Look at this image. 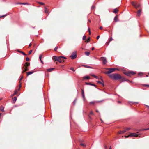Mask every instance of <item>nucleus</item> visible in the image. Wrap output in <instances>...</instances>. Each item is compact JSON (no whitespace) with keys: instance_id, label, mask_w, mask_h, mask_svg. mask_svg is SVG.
Returning a JSON list of instances; mask_svg holds the SVG:
<instances>
[{"instance_id":"48","label":"nucleus","mask_w":149,"mask_h":149,"mask_svg":"<svg viewBox=\"0 0 149 149\" xmlns=\"http://www.w3.org/2000/svg\"><path fill=\"white\" fill-rule=\"evenodd\" d=\"M76 99H75L74 101L73 102V103H74V105H75V103H76Z\"/></svg>"},{"instance_id":"55","label":"nucleus","mask_w":149,"mask_h":149,"mask_svg":"<svg viewBox=\"0 0 149 149\" xmlns=\"http://www.w3.org/2000/svg\"><path fill=\"white\" fill-rule=\"evenodd\" d=\"M26 71H25V70L24 69V70L22 71V73H24V72Z\"/></svg>"},{"instance_id":"45","label":"nucleus","mask_w":149,"mask_h":149,"mask_svg":"<svg viewBox=\"0 0 149 149\" xmlns=\"http://www.w3.org/2000/svg\"><path fill=\"white\" fill-rule=\"evenodd\" d=\"M30 59L29 58L27 57L26 58V60L27 61H28Z\"/></svg>"},{"instance_id":"38","label":"nucleus","mask_w":149,"mask_h":149,"mask_svg":"<svg viewBox=\"0 0 149 149\" xmlns=\"http://www.w3.org/2000/svg\"><path fill=\"white\" fill-rule=\"evenodd\" d=\"M6 15H2V16H0V18H1V17H5V16H6Z\"/></svg>"},{"instance_id":"51","label":"nucleus","mask_w":149,"mask_h":149,"mask_svg":"<svg viewBox=\"0 0 149 149\" xmlns=\"http://www.w3.org/2000/svg\"><path fill=\"white\" fill-rule=\"evenodd\" d=\"M100 79H101L102 81V82H103V80H102V77H100Z\"/></svg>"},{"instance_id":"11","label":"nucleus","mask_w":149,"mask_h":149,"mask_svg":"<svg viewBox=\"0 0 149 149\" xmlns=\"http://www.w3.org/2000/svg\"><path fill=\"white\" fill-rule=\"evenodd\" d=\"M33 73V72L31 71L30 72H27L26 73H27V76H29V75L32 74Z\"/></svg>"},{"instance_id":"61","label":"nucleus","mask_w":149,"mask_h":149,"mask_svg":"<svg viewBox=\"0 0 149 149\" xmlns=\"http://www.w3.org/2000/svg\"><path fill=\"white\" fill-rule=\"evenodd\" d=\"M40 60V61H41V63H42V64H43V61H42V60Z\"/></svg>"},{"instance_id":"49","label":"nucleus","mask_w":149,"mask_h":149,"mask_svg":"<svg viewBox=\"0 0 149 149\" xmlns=\"http://www.w3.org/2000/svg\"><path fill=\"white\" fill-rule=\"evenodd\" d=\"M16 4H17L22 5V3H17Z\"/></svg>"},{"instance_id":"22","label":"nucleus","mask_w":149,"mask_h":149,"mask_svg":"<svg viewBox=\"0 0 149 149\" xmlns=\"http://www.w3.org/2000/svg\"><path fill=\"white\" fill-rule=\"evenodd\" d=\"M118 10L116 8L113 11V12L115 13H116L118 12Z\"/></svg>"},{"instance_id":"40","label":"nucleus","mask_w":149,"mask_h":149,"mask_svg":"<svg viewBox=\"0 0 149 149\" xmlns=\"http://www.w3.org/2000/svg\"><path fill=\"white\" fill-rule=\"evenodd\" d=\"M70 69L72 70V71H73L74 72L75 70H74L73 68L71 67L70 68Z\"/></svg>"},{"instance_id":"6","label":"nucleus","mask_w":149,"mask_h":149,"mask_svg":"<svg viewBox=\"0 0 149 149\" xmlns=\"http://www.w3.org/2000/svg\"><path fill=\"white\" fill-rule=\"evenodd\" d=\"M100 59L103 62V63L104 65L106 64L107 62V61L106 60V58L105 57H101Z\"/></svg>"},{"instance_id":"42","label":"nucleus","mask_w":149,"mask_h":149,"mask_svg":"<svg viewBox=\"0 0 149 149\" xmlns=\"http://www.w3.org/2000/svg\"><path fill=\"white\" fill-rule=\"evenodd\" d=\"M80 145L81 146H84V147H85L86 146V145L85 144H83V143L80 144Z\"/></svg>"},{"instance_id":"41","label":"nucleus","mask_w":149,"mask_h":149,"mask_svg":"<svg viewBox=\"0 0 149 149\" xmlns=\"http://www.w3.org/2000/svg\"><path fill=\"white\" fill-rule=\"evenodd\" d=\"M42 57V55H40L39 56V58L40 59V60H41V58Z\"/></svg>"},{"instance_id":"44","label":"nucleus","mask_w":149,"mask_h":149,"mask_svg":"<svg viewBox=\"0 0 149 149\" xmlns=\"http://www.w3.org/2000/svg\"><path fill=\"white\" fill-rule=\"evenodd\" d=\"M149 130V128H146V129H142V130Z\"/></svg>"},{"instance_id":"58","label":"nucleus","mask_w":149,"mask_h":149,"mask_svg":"<svg viewBox=\"0 0 149 149\" xmlns=\"http://www.w3.org/2000/svg\"><path fill=\"white\" fill-rule=\"evenodd\" d=\"M104 147L106 149H107V147L106 145H105Z\"/></svg>"},{"instance_id":"33","label":"nucleus","mask_w":149,"mask_h":149,"mask_svg":"<svg viewBox=\"0 0 149 149\" xmlns=\"http://www.w3.org/2000/svg\"><path fill=\"white\" fill-rule=\"evenodd\" d=\"M130 73L131 74H131H135V73L133 71H130Z\"/></svg>"},{"instance_id":"64","label":"nucleus","mask_w":149,"mask_h":149,"mask_svg":"<svg viewBox=\"0 0 149 149\" xmlns=\"http://www.w3.org/2000/svg\"><path fill=\"white\" fill-rule=\"evenodd\" d=\"M118 103H121V102H120V101H118Z\"/></svg>"},{"instance_id":"52","label":"nucleus","mask_w":149,"mask_h":149,"mask_svg":"<svg viewBox=\"0 0 149 149\" xmlns=\"http://www.w3.org/2000/svg\"><path fill=\"white\" fill-rule=\"evenodd\" d=\"M94 8V7L93 6L91 7V9L93 10Z\"/></svg>"},{"instance_id":"28","label":"nucleus","mask_w":149,"mask_h":149,"mask_svg":"<svg viewBox=\"0 0 149 149\" xmlns=\"http://www.w3.org/2000/svg\"><path fill=\"white\" fill-rule=\"evenodd\" d=\"M12 99H14L13 101H15V102L17 100V97H15L14 98H12Z\"/></svg>"},{"instance_id":"43","label":"nucleus","mask_w":149,"mask_h":149,"mask_svg":"<svg viewBox=\"0 0 149 149\" xmlns=\"http://www.w3.org/2000/svg\"><path fill=\"white\" fill-rule=\"evenodd\" d=\"M21 52L22 54L24 55V56H26V54L24 53V52Z\"/></svg>"},{"instance_id":"29","label":"nucleus","mask_w":149,"mask_h":149,"mask_svg":"<svg viewBox=\"0 0 149 149\" xmlns=\"http://www.w3.org/2000/svg\"><path fill=\"white\" fill-rule=\"evenodd\" d=\"M17 91L16 90H15V91H14V94L12 95V96H14V95H15L17 93Z\"/></svg>"},{"instance_id":"8","label":"nucleus","mask_w":149,"mask_h":149,"mask_svg":"<svg viewBox=\"0 0 149 149\" xmlns=\"http://www.w3.org/2000/svg\"><path fill=\"white\" fill-rule=\"evenodd\" d=\"M102 101H92L90 102L89 104H94L95 102H100Z\"/></svg>"},{"instance_id":"60","label":"nucleus","mask_w":149,"mask_h":149,"mask_svg":"<svg viewBox=\"0 0 149 149\" xmlns=\"http://www.w3.org/2000/svg\"><path fill=\"white\" fill-rule=\"evenodd\" d=\"M94 49V47H93L91 49L92 50H93Z\"/></svg>"},{"instance_id":"13","label":"nucleus","mask_w":149,"mask_h":149,"mask_svg":"<svg viewBox=\"0 0 149 149\" xmlns=\"http://www.w3.org/2000/svg\"><path fill=\"white\" fill-rule=\"evenodd\" d=\"M83 78L84 79H88L90 78V77H89V76H85Z\"/></svg>"},{"instance_id":"50","label":"nucleus","mask_w":149,"mask_h":149,"mask_svg":"<svg viewBox=\"0 0 149 149\" xmlns=\"http://www.w3.org/2000/svg\"><path fill=\"white\" fill-rule=\"evenodd\" d=\"M32 51V50H31L29 52V54H30L31 53Z\"/></svg>"},{"instance_id":"1","label":"nucleus","mask_w":149,"mask_h":149,"mask_svg":"<svg viewBox=\"0 0 149 149\" xmlns=\"http://www.w3.org/2000/svg\"><path fill=\"white\" fill-rule=\"evenodd\" d=\"M52 58L54 61H57L60 63H62L64 62V60L63 59H66V58L62 56H54L52 57Z\"/></svg>"},{"instance_id":"7","label":"nucleus","mask_w":149,"mask_h":149,"mask_svg":"<svg viewBox=\"0 0 149 149\" xmlns=\"http://www.w3.org/2000/svg\"><path fill=\"white\" fill-rule=\"evenodd\" d=\"M131 3L134 7H135L136 8H139L141 6L140 4H137L133 2H132Z\"/></svg>"},{"instance_id":"19","label":"nucleus","mask_w":149,"mask_h":149,"mask_svg":"<svg viewBox=\"0 0 149 149\" xmlns=\"http://www.w3.org/2000/svg\"><path fill=\"white\" fill-rule=\"evenodd\" d=\"M23 76H22L21 77V78L20 79V81H19V83H20V85H19V87L20 88L21 86V83H20V81L23 78Z\"/></svg>"},{"instance_id":"18","label":"nucleus","mask_w":149,"mask_h":149,"mask_svg":"<svg viewBox=\"0 0 149 149\" xmlns=\"http://www.w3.org/2000/svg\"><path fill=\"white\" fill-rule=\"evenodd\" d=\"M54 69V68H51L50 69H47V71L49 72H50L52 71Z\"/></svg>"},{"instance_id":"37","label":"nucleus","mask_w":149,"mask_h":149,"mask_svg":"<svg viewBox=\"0 0 149 149\" xmlns=\"http://www.w3.org/2000/svg\"><path fill=\"white\" fill-rule=\"evenodd\" d=\"M58 47H55V48L54 49V50L55 51H56L57 50V49H58Z\"/></svg>"},{"instance_id":"32","label":"nucleus","mask_w":149,"mask_h":149,"mask_svg":"<svg viewBox=\"0 0 149 149\" xmlns=\"http://www.w3.org/2000/svg\"><path fill=\"white\" fill-rule=\"evenodd\" d=\"M92 76H93L95 78H96V79H97L98 78L97 77V76L93 74V75H92Z\"/></svg>"},{"instance_id":"62","label":"nucleus","mask_w":149,"mask_h":149,"mask_svg":"<svg viewBox=\"0 0 149 149\" xmlns=\"http://www.w3.org/2000/svg\"><path fill=\"white\" fill-rule=\"evenodd\" d=\"M31 43H30L29 44V47H30V46H31Z\"/></svg>"},{"instance_id":"36","label":"nucleus","mask_w":149,"mask_h":149,"mask_svg":"<svg viewBox=\"0 0 149 149\" xmlns=\"http://www.w3.org/2000/svg\"><path fill=\"white\" fill-rule=\"evenodd\" d=\"M90 114H92V115H94V116L95 115L93 113V112L91 111L90 112Z\"/></svg>"},{"instance_id":"26","label":"nucleus","mask_w":149,"mask_h":149,"mask_svg":"<svg viewBox=\"0 0 149 149\" xmlns=\"http://www.w3.org/2000/svg\"><path fill=\"white\" fill-rule=\"evenodd\" d=\"M117 16H116L114 18V21H115V22H116L117 21Z\"/></svg>"},{"instance_id":"39","label":"nucleus","mask_w":149,"mask_h":149,"mask_svg":"<svg viewBox=\"0 0 149 149\" xmlns=\"http://www.w3.org/2000/svg\"><path fill=\"white\" fill-rule=\"evenodd\" d=\"M22 5H29V4L27 3H22Z\"/></svg>"},{"instance_id":"31","label":"nucleus","mask_w":149,"mask_h":149,"mask_svg":"<svg viewBox=\"0 0 149 149\" xmlns=\"http://www.w3.org/2000/svg\"><path fill=\"white\" fill-rule=\"evenodd\" d=\"M130 128H126L125 130V131H126V132L127 131H128V130H130Z\"/></svg>"},{"instance_id":"5","label":"nucleus","mask_w":149,"mask_h":149,"mask_svg":"<svg viewBox=\"0 0 149 149\" xmlns=\"http://www.w3.org/2000/svg\"><path fill=\"white\" fill-rule=\"evenodd\" d=\"M77 57V52H73L70 56V57H71L72 59H73L75 58H76Z\"/></svg>"},{"instance_id":"59","label":"nucleus","mask_w":149,"mask_h":149,"mask_svg":"<svg viewBox=\"0 0 149 149\" xmlns=\"http://www.w3.org/2000/svg\"><path fill=\"white\" fill-rule=\"evenodd\" d=\"M144 86H148L149 87V85H146V84L144 85Z\"/></svg>"},{"instance_id":"57","label":"nucleus","mask_w":149,"mask_h":149,"mask_svg":"<svg viewBox=\"0 0 149 149\" xmlns=\"http://www.w3.org/2000/svg\"><path fill=\"white\" fill-rule=\"evenodd\" d=\"M100 38V36H98L97 37V39H98Z\"/></svg>"},{"instance_id":"4","label":"nucleus","mask_w":149,"mask_h":149,"mask_svg":"<svg viewBox=\"0 0 149 149\" xmlns=\"http://www.w3.org/2000/svg\"><path fill=\"white\" fill-rule=\"evenodd\" d=\"M141 134H137L135 133H130V134H129L127 137H137L140 136V135Z\"/></svg>"},{"instance_id":"63","label":"nucleus","mask_w":149,"mask_h":149,"mask_svg":"<svg viewBox=\"0 0 149 149\" xmlns=\"http://www.w3.org/2000/svg\"><path fill=\"white\" fill-rule=\"evenodd\" d=\"M96 112H98V110H96Z\"/></svg>"},{"instance_id":"53","label":"nucleus","mask_w":149,"mask_h":149,"mask_svg":"<svg viewBox=\"0 0 149 149\" xmlns=\"http://www.w3.org/2000/svg\"><path fill=\"white\" fill-rule=\"evenodd\" d=\"M100 29H103V27L102 26H101L100 27Z\"/></svg>"},{"instance_id":"17","label":"nucleus","mask_w":149,"mask_h":149,"mask_svg":"<svg viewBox=\"0 0 149 149\" xmlns=\"http://www.w3.org/2000/svg\"><path fill=\"white\" fill-rule=\"evenodd\" d=\"M125 132H126V131H125V130L124 131H120L118 132V133L120 134H122L124 133Z\"/></svg>"},{"instance_id":"54","label":"nucleus","mask_w":149,"mask_h":149,"mask_svg":"<svg viewBox=\"0 0 149 149\" xmlns=\"http://www.w3.org/2000/svg\"><path fill=\"white\" fill-rule=\"evenodd\" d=\"M26 71H25V70L24 69V70L22 71V73H24V72Z\"/></svg>"},{"instance_id":"15","label":"nucleus","mask_w":149,"mask_h":149,"mask_svg":"<svg viewBox=\"0 0 149 149\" xmlns=\"http://www.w3.org/2000/svg\"><path fill=\"white\" fill-rule=\"evenodd\" d=\"M141 11L140 10H138L137 13V16L138 17H139L141 15Z\"/></svg>"},{"instance_id":"24","label":"nucleus","mask_w":149,"mask_h":149,"mask_svg":"<svg viewBox=\"0 0 149 149\" xmlns=\"http://www.w3.org/2000/svg\"><path fill=\"white\" fill-rule=\"evenodd\" d=\"M97 82L98 83H99V84H102L103 85V86H104V84L103 83H103H102V82H100V81H97Z\"/></svg>"},{"instance_id":"23","label":"nucleus","mask_w":149,"mask_h":149,"mask_svg":"<svg viewBox=\"0 0 149 149\" xmlns=\"http://www.w3.org/2000/svg\"><path fill=\"white\" fill-rule=\"evenodd\" d=\"M36 2L38 4H40L42 5H44L45 4L44 3L42 2H40L38 1H36Z\"/></svg>"},{"instance_id":"12","label":"nucleus","mask_w":149,"mask_h":149,"mask_svg":"<svg viewBox=\"0 0 149 149\" xmlns=\"http://www.w3.org/2000/svg\"><path fill=\"white\" fill-rule=\"evenodd\" d=\"M4 107L2 106H1L0 107V110L2 111L3 112L4 111Z\"/></svg>"},{"instance_id":"9","label":"nucleus","mask_w":149,"mask_h":149,"mask_svg":"<svg viewBox=\"0 0 149 149\" xmlns=\"http://www.w3.org/2000/svg\"><path fill=\"white\" fill-rule=\"evenodd\" d=\"M81 91H82V97H83V98L84 100L85 99V96H84V90L82 89Z\"/></svg>"},{"instance_id":"56","label":"nucleus","mask_w":149,"mask_h":149,"mask_svg":"<svg viewBox=\"0 0 149 149\" xmlns=\"http://www.w3.org/2000/svg\"><path fill=\"white\" fill-rule=\"evenodd\" d=\"M146 106L147 107V108H148V109H149V106H148V105H146Z\"/></svg>"},{"instance_id":"30","label":"nucleus","mask_w":149,"mask_h":149,"mask_svg":"<svg viewBox=\"0 0 149 149\" xmlns=\"http://www.w3.org/2000/svg\"><path fill=\"white\" fill-rule=\"evenodd\" d=\"M138 75L140 76H141L143 74V73L141 72H139L138 73Z\"/></svg>"},{"instance_id":"10","label":"nucleus","mask_w":149,"mask_h":149,"mask_svg":"<svg viewBox=\"0 0 149 149\" xmlns=\"http://www.w3.org/2000/svg\"><path fill=\"white\" fill-rule=\"evenodd\" d=\"M86 84L87 85H91L93 86H94L95 87H96V85L95 84H91V83H90L86 82Z\"/></svg>"},{"instance_id":"25","label":"nucleus","mask_w":149,"mask_h":149,"mask_svg":"<svg viewBox=\"0 0 149 149\" xmlns=\"http://www.w3.org/2000/svg\"><path fill=\"white\" fill-rule=\"evenodd\" d=\"M90 41V38H88L87 39V40L85 41V42H89Z\"/></svg>"},{"instance_id":"20","label":"nucleus","mask_w":149,"mask_h":149,"mask_svg":"<svg viewBox=\"0 0 149 149\" xmlns=\"http://www.w3.org/2000/svg\"><path fill=\"white\" fill-rule=\"evenodd\" d=\"M85 54L86 55L88 56L90 54V53L88 52H85Z\"/></svg>"},{"instance_id":"47","label":"nucleus","mask_w":149,"mask_h":149,"mask_svg":"<svg viewBox=\"0 0 149 149\" xmlns=\"http://www.w3.org/2000/svg\"><path fill=\"white\" fill-rule=\"evenodd\" d=\"M131 102V103H132V104H133L134 103H136V104H138V102Z\"/></svg>"},{"instance_id":"35","label":"nucleus","mask_w":149,"mask_h":149,"mask_svg":"<svg viewBox=\"0 0 149 149\" xmlns=\"http://www.w3.org/2000/svg\"><path fill=\"white\" fill-rule=\"evenodd\" d=\"M24 69L25 70V71H27L29 70V69L27 67H25V68H24Z\"/></svg>"},{"instance_id":"46","label":"nucleus","mask_w":149,"mask_h":149,"mask_svg":"<svg viewBox=\"0 0 149 149\" xmlns=\"http://www.w3.org/2000/svg\"><path fill=\"white\" fill-rule=\"evenodd\" d=\"M113 39H112V38H110V39H109V43L111 41H112V40H113Z\"/></svg>"},{"instance_id":"3","label":"nucleus","mask_w":149,"mask_h":149,"mask_svg":"<svg viewBox=\"0 0 149 149\" xmlns=\"http://www.w3.org/2000/svg\"><path fill=\"white\" fill-rule=\"evenodd\" d=\"M106 69L109 70L108 71L104 72L105 74H109L113 72L114 71L117 69L116 68H106Z\"/></svg>"},{"instance_id":"16","label":"nucleus","mask_w":149,"mask_h":149,"mask_svg":"<svg viewBox=\"0 0 149 149\" xmlns=\"http://www.w3.org/2000/svg\"><path fill=\"white\" fill-rule=\"evenodd\" d=\"M45 12L46 13H48V10L47 8L46 7H45Z\"/></svg>"},{"instance_id":"27","label":"nucleus","mask_w":149,"mask_h":149,"mask_svg":"<svg viewBox=\"0 0 149 149\" xmlns=\"http://www.w3.org/2000/svg\"><path fill=\"white\" fill-rule=\"evenodd\" d=\"M83 66L84 67H85L87 68H91V67L86 65H83Z\"/></svg>"},{"instance_id":"2","label":"nucleus","mask_w":149,"mask_h":149,"mask_svg":"<svg viewBox=\"0 0 149 149\" xmlns=\"http://www.w3.org/2000/svg\"><path fill=\"white\" fill-rule=\"evenodd\" d=\"M109 76L112 79H114L115 80H118L121 78V76L117 74H113L109 75Z\"/></svg>"},{"instance_id":"21","label":"nucleus","mask_w":149,"mask_h":149,"mask_svg":"<svg viewBox=\"0 0 149 149\" xmlns=\"http://www.w3.org/2000/svg\"><path fill=\"white\" fill-rule=\"evenodd\" d=\"M30 65V63H28L27 62H26V63L24 65V66L25 67H27L28 66H29Z\"/></svg>"},{"instance_id":"14","label":"nucleus","mask_w":149,"mask_h":149,"mask_svg":"<svg viewBox=\"0 0 149 149\" xmlns=\"http://www.w3.org/2000/svg\"><path fill=\"white\" fill-rule=\"evenodd\" d=\"M125 74L128 76H130L131 74L130 72L125 73Z\"/></svg>"},{"instance_id":"34","label":"nucleus","mask_w":149,"mask_h":149,"mask_svg":"<svg viewBox=\"0 0 149 149\" xmlns=\"http://www.w3.org/2000/svg\"><path fill=\"white\" fill-rule=\"evenodd\" d=\"M86 37L85 36H84L83 37V39L84 40L86 39Z\"/></svg>"}]
</instances>
